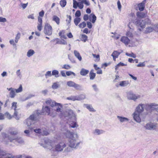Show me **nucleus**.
Instances as JSON below:
<instances>
[{"label":"nucleus","mask_w":158,"mask_h":158,"mask_svg":"<svg viewBox=\"0 0 158 158\" xmlns=\"http://www.w3.org/2000/svg\"><path fill=\"white\" fill-rule=\"evenodd\" d=\"M96 76L95 73H89L90 79L93 80L94 79Z\"/></svg>","instance_id":"obj_49"},{"label":"nucleus","mask_w":158,"mask_h":158,"mask_svg":"<svg viewBox=\"0 0 158 158\" xmlns=\"http://www.w3.org/2000/svg\"><path fill=\"white\" fill-rule=\"evenodd\" d=\"M78 7L81 9H82L84 7L83 3L82 0L81 2H78Z\"/></svg>","instance_id":"obj_37"},{"label":"nucleus","mask_w":158,"mask_h":158,"mask_svg":"<svg viewBox=\"0 0 158 158\" xmlns=\"http://www.w3.org/2000/svg\"><path fill=\"white\" fill-rule=\"evenodd\" d=\"M104 132V131L102 130H100L98 129H95L94 131V133L96 135H99Z\"/></svg>","instance_id":"obj_29"},{"label":"nucleus","mask_w":158,"mask_h":158,"mask_svg":"<svg viewBox=\"0 0 158 158\" xmlns=\"http://www.w3.org/2000/svg\"><path fill=\"white\" fill-rule=\"evenodd\" d=\"M117 118L121 123H123L124 122L128 121L129 120L128 118L124 117H122L121 116H117Z\"/></svg>","instance_id":"obj_20"},{"label":"nucleus","mask_w":158,"mask_h":158,"mask_svg":"<svg viewBox=\"0 0 158 158\" xmlns=\"http://www.w3.org/2000/svg\"><path fill=\"white\" fill-rule=\"evenodd\" d=\"M40 114L37 112L30 116L25 121L26 124L28 128L32 130L35 128V123L40 118Z\"/></svg>","instance_id":"obj_3"},{"label":"nucleus","mask_w":158,"mask_h":158,"mask_svg":"<svg viewBox=\"0 0 158 158\" xmlns=\"http://www.w3.org/2000/svg\"><path fill=\"white\" fill-rule=\"evenodd\" d=\"M59 86V85L57 82H55L53 83L52 86V88L54 89H57Z\"/></svg>","instance_id":"obj_44"},{"label":"nucleus","mask_w":158,"mask_h":158,"mask_svg":"<svg viewBox=\"0 0 158 158\" xmlns=\"http://www.w3.org/2000/svg\"><path fill=\"white\" fill-rule=\"evenodd\" d=\"M35 53V51L32 49L29 50L27 53V56L29 57L32 56Z\"/></svg>","instance_id":"obj_28"},{"label":"nucleus","mask_w":158,"mask_h":158,"mask_svg":"<svg viewBox=\"0 0 158 158\" xmlns=\"http://www.w3.org/2000/svg\"><path fill=\"white\" fill-rule=\"evenodd\" d=\"M145 61L143 62H140L137 65V66L138 67H144L145 65Z\"/></svg>","instance_id":"obj_59"},{"label":"nucleus","mask_w":158,"mask_h":158,"mask_svg":"<svg viewBox=\"0 0 158 158\" xmlns=\"http://www.w3.org/2000/svg\"><path fill=\"white\" fill-rule=\"evenodd\" d=\"M9 133L12 135L11 137H14L13 136V135H17L18 133V131L16 130H15L14 128H10L9 131Z\"/></svg>","instance_id":"obj_15"},{"label":"nucleus","mask_w":158,"mask_h":158,"mask_svg":"<svg viewBox=\"0 0 158 158\" xmlns=\"http://www.w3.org/2000/svg\"><path fill=\"white\" fill-rule=\"evenodd\" d=\"M89 73L88 70L83 68L81 69L80 74L81 75L84 76L86 75Z\"/></svg>","instance_id":"obj_22"},{"label":"nucleus","mask_w":158,"mask_h":158,"mask_svg":"<svg viewBox=\"0 0 158 158\" xmlns=\"http://www.w3.org/2000/svg\"><path fill=\"white\" fill-rule=\"evenodd\" d=\"M56 102L54 101L49 99L46 101V103L48 105H50L52 107H53Z\"/></svg>","instance_id":"obj_19"},{"label":"nucleus","mask_w":158,"mask_h":158,"mask_svg":"<svg viewBox=\"0 0 158 158\" xmlns=\"http://www.w3.org/2000/svg\"><path fill=\"white\" fill-rule=\"evenodd\" d=\"M127 97L128 99L132 100L134 101L140 98L139 95H136L131 91H130L127 93Z\"/></svg>","instance_id":"obj_7"},{"label":"nucleus","mask_w":158,"mask_h":158,"mask_svg":"<svg viewBox=\"0 0 158 158\" xmlns=\"http://www.w3.org/2000/svg\"><path fill=\"white\" fill-rule=\"evenodd\" d=\"M129 84L128 81H122L120 82L119 85L121 87H125L127 86Z\"/></svg>","instance_id":"obj_25"},{"label":"nucleus","mask_w":158,"mask_h":158,"mask_svg":"<svg viewBox=\"0 0 158 158\" xmlns=\"http://www.w3.org/2000/svg\"><path fill=\"white\" fill-rule=\"evenodd\" d=\"M137 18L132 20L133 23L136 26L140 27L142 28L145 27L146 24H150L151 20L147 18L144 20L141 19L146 16V14L140 11H138L136 13Z\"/></svg>","instance_id":"obj_2"},{"label":"nucleus","mask_w":158,"mask_h":158,"mask_svg":"<svg viewBox=\"0 0 158 158\" xmlns=\"http://www.w3.org/2000/svg\"><path fill=\"white\" fill-rule=\"evenodd\" d=\"M84 106L90 111L94 112L95 111V110L94 109L91 105L88 104H85Z\"/></svg>","instance_id":"obj_27"},{"label":"nucleus","mask_w":158,"mask_h":158,"mask_svg":"<svg viewBox=\"0 0 158 158\" xmlns=\"http://www.w3.org/2000/svg\"><path fill=\"white\" fill-rule=\"evenodd\" d=\"M94 90L95 92H97L98 91V89L96 84H94L92 85Z\"/></svg>","instance_id":"obj_54"},{"label":"nucleus","mask_w":158,"mask_h":158,"mask_svg":"<svg viewBox=\"0 0 158 158\" xmlns=\"http://www.w3.org/2000/svg\"><path fill=\"white\" fill-rule=\"evenodd\" d=\"M144 127L146 129L148 130H154L156 129V126L153 123H147L144 126Z\"/></svg>","instance_id":"obj_11"},{"label":"nucleus","mask_w":158,"mask_h":158,"mask_svg":"<svg viewBox=\"0 0 158 158\" xmlns=\"http://www.w3.org/2000/svg\"><path fill=\"white\" fill-rule=\"evenodd\" d=\"M76 89L81 90L82 89V86L80 85L75 83L74 87Z\"/></svg>","instance_id":"obj_34"},{"label":"nucleus","mask_w":158,"mask_h":158,"mask_svg":"<svg viewBox=\"0 0 158 158\" xmlns=\"http://www.w3.org/2000/svg\"><path fill=\"white\" fill-rule=\"evenodd\" d=\"M66 147V145L65 143L63 142H60L55 145V149L56 151L61 152Z\"/></svg>","instance_id":"obj_9"},{"label":"nucleus","mask_w":158,"mask_h":158,"mask_svg":"<svg viewBox=\"0 0 158 158\" xmlns=\"http://www.w3.org/2000/svg\"><path fill=\"white\" fill-rule=\"evenodd\" d=\"M10 97L12 98H14L16 94H15V90H11L10 92Z\"/></svg>","instance_id":"obj_35"},{"label":"nucleus","mask_w":158,"mask_h":158,"mask_svg":"<svg viewBox=\"0 0 158 158\" xmlns=\"http://www.w3.org/2000/svg\"><path fill=\"white\" fill-rule=\"evenodd\" d=\"M79 96L80 101L86 98V96L85 94H81L80 95H79Z\"/></svg>","instance_id":"obj_57"},{"label":"nucleus","mask_w":158,"mask_h":158,"mask_svg":"<svg viewBox=\"0 0 158 158\" xmlns=\"http://www.w3.org/2000/svg\"><path fill=\"white\" fill-rule=\"evenodd\" d=\"M66 75L68 76H70V75H71L72 74L74 76H76V74L75 73H74V72H73L70 71L66 72Z\"/></svg>","instance_id":"obj_50"},{"label":"nucleus","mask_w":158,"mask_h":158,"mask_svg":"<svg viewBox=\"0 0 158 158\" xmlns=\"http://www.w3.org/2000/svg\"><path fill=\"white\" fill-rule=\"evenodd\" d=\"M61 130L66 137L69 139V146L73 148H77L81 142L78 140L77 134L70 132L66 128L62 129Z\"/></svg>","instance_id":"obj_1"},{"label":"nucleus","mask_w":158,"mask_h":158,"mask_svg":"<svg viewBox=\"0 0 158 158\" xmlns=\"http://www.w3.org/2000/svg\"><path fill=\"white\" fill-rule=\"evenodd\" d=\"M41 135H47L48 134V132L46 130H44L43 129H42Z\"/></svg>","instance_id":"obj_55"},{"label":"nucleus","mask_w":158,"mask_h":158,"mask_svg":"<svg viewBox=\"0 0 158 158\" xmlns=\"http://www.w3.org/2000/svg\"><path fill=\"white\" fill-rule=\"evenodd\" d=\"M127 64H124L122 62H120L119 63H118V64H117L115 67V69L116 70H117V69L118 68V67L119 66H126Z\"/></svg>","instance_id":"obj_41"},{"label":"nucleus","mask_w":158,"mask_h":158,"mask_svg":"<svg viewBox=\"0 0 158 158\" xmlns=\"http://www.w3.org/2000/svg\"><path fill=\"white\" fill-rule=\"evenodd\" d=\"M59 73V72L58 70H54L52 72V75L55 76L56 77H59L58 74Z\"/></svg>","instance_id":"obj_30"},{"label":"nucleus","mask_w":158,"mask_h":158,"mask_svg":"<svg viewBox=\"0 0 158 158\" xmlns=\"http://www.w3.org/2000/svg\"><path fill=\"white\" fill-rule=\"evenodd\" d=\"M74 53L75 56L77 58L79 61H81L82 60V57L79 53L76 50H74Z\"/></svg>","instance_id":"obj_23"},{"label":"nucleus","mask_w":158,"mask_h":158,"mask_svg":"<svg viewBox=\"0 0 158 158\" xmlns=\"http://www.w3.org/2000/svg\"><path fill=\"white\" fill-rule=\"evenodd\" d=\"M87 36L85 34L82 35L81 38L82 40H83L84 42H85L87 39Z\"/></svg>","instance_id":"obj_48"},{"label":"nucleus","mask_w":158,"mask_h":158,"mask_svg":"<svg viewBox=\"0 0 158 158\" xmlns=\"http://www.w3.org/2000/svg\"><path fill=\"white\" fill-rule=\"evenodd\" d=\"M17 103L15 102H13L12 104V109H13L14 110L16 109Z\"/></svg>","instance_id":"obj_63"},{"label":"nucleus","mask_w":158,"mask_h":158,"mask_svg":"<svg viewBox=\"0 0 158 158\" xmlns=\"http://www.w3.org/2000/svg\"><path fill=\"white\" fill-rule=\"evenodd\" d=\"M54 107V112H56V111L59 113L61 112H62V106L60 103L56 102Z\"/></svg>","instance_id":"obj_13"},{"label":"nucleus","mask_w":158,"mask_h":158,"mask_svg":"<svg viewBox=\"0 0 158 158\" xmlns=\"http://www.w3.org/2000/svg\"><path fill=\"white\" fill-rule=\"evenodd\" d=\"M43 112L45 114L49 115L52 117H55L57 115V113L56 112H54L51 110L49 107L48 106H45L44 108H43Z\"/></svg>","instance_id":"obj_6"},{"label":"nucleus","mask_w":158,"mask_h":158,"mask_svg":"<svg viewBox=\"0 0 158 158\" xmlns=\"http://www.w3.org/2000/svg\"><path fill=\"white\" fill-rule=\"evenodd\" d=\"M69 124L70 127L73 128L78 126V125L77 124L76 122L74 121L69 122Z\"/></svg>","instance_id":"obj_24"},{"label":"nucleus","mask_w":158,"mask_h":158,"mask_svg":"<svg viewBox=\"0 0 158 158\" xmlns=\"http://www.w3.org/2000/svg\"><path fill=\"white\" fill-rule=\"evenodd\" d=\"M65 117H68L69 118H75V114L73 113V111L71 109H67L64 114Z\"/></svg>","instance_id":"obj_12"},{"label":"nucleus","mask_w":158,"mask_h":158,"mask_svg":"<svg viewBox=\"0 0 158 158\" xmlns=\"http://www.w3.org/2000/svg\"><path fill=\"white\" fill-rule=\"evenodd\" d=\"M15 111L13 115L12 116V117H14L15 118L16 120H18L19 119V117L17 116L18 112L16 111V109L14 110Z\"/></svg>","instance_id":"obj_47"},{"label":"nucleus","mask_w":158,"mask_h":158,"mask_svg":"<svg viewBox=\"0 0 158 158\" xmlns=\"http://www.w3.org/2000/svg\"><path fill=\"white\" fill-rule=\"evenodd\" d=\"M81 15V13L79 10H77L75 13V15L76 17H79Z\"/></svg>","instance_id":"obj_64"},{"label":"nucleus","mask_w":158,"mask_h":158,"mask_svg":"<svg viewBox=\"0 0 158 158\" xmlns=\"http://www.w3.org/2000/svg\"><path fill=\"white\" fill-rule=\"evenodd\" d=\"M78 2H77L75 0H73V7L75 9H76L77 7H78Z\"/></svg>","instance_id":"obj_46"},{"label":"nucleus","mask_w":158,"mask_h":158,"mask_svg":"<svg viewBox=\"0 0 158 158\" xmlns=\"http://www.w3.org/2000/svg\"><path fill=\"white\" fill-rule=\"evenodd\" d=\"M4 115L9 119H10L12 117V116H11L8 112H6L4 114Z\"/></svg>","instance_id":"obj_40"},{"label":"nucleus","mask_w":158,"mask_h":158,"mask_svg":"<svg viewBox=\"0 0 158 158\" xmlns=\"http://www.w3.org/2000/svg\"><path fill=\"white\" fill-rule=\"evenodd\" d=\"M145 1L146 0H144L142 2L138 5L139 10L140 11H142L143 10L144 8V4Z\"/></svg>","instance_id":"obj_18"},{"label":"nucleus","mask_w":158,"mask_h":158,"mask_svg":"<svg viewBox=\"0 0 158 158\" xmlns=\"http://www.w3.org/2000/svg\"><path fill=\"white\" fill-rule=\"evenodd\" d=\"M59 44H60L66 45L67 42L65 40L62 39L59 42Z\"/></svg>","instance_id":"obj_51"},{"label":"nucleus","mask_w":158,"mask_h":158,"mask_svg":"<svg viewBox=\"0 0 158 158\" xmlns=\"http://www.w3.org/2000/svg\"><path fill=\"white\" fill-rule=\"evenodd\" d=\"M7 154L6 152L2 150H1L0 149V157L2 156H6Z\"/></svg>","instance_id":"obj_42"},{"label":"nucleus","mask_w":158,"mask_h":158,"mask_svg":"<svg viewBox=\"0 0 158 158\" xmlns=\"http://www.w3.org/2000/svg\"><path fill=\"white\" fill-rule=\"evenodd\" d=\"M20 36V34L18 33L17 34L15 38V42L16 43H17Z\"/></svg>","instance_id":"obj_43"},{"label":"nucleus","mask_w":158,"mask_h":158,"mask_svg":"<svg viewBox=\"0 0 158 158\" xmlns=\"http://www.w3.org/2000/svg\"><path fill=\"white\" fill-rule=\"evenodd\" d=\"M121 52H118L117 51H114L111 54V56L113 57V59L114 61L116 60V58L118 57V56Z\"/></svg>","instance_id":"obj_17"},{"label":"nucleus","mask_w":158,"mask_h":158,"mask_svg":"<svg viewBox=\"0 0 158 158\" xmlns=\"http://www.w3.org/2000/svg\"><path fill=\"white\" fill-rule=\"evenodd\" d=\"M71 147L69 146V147H67L66 148H65L64 149V152H71L72 149Z\"/></svg>","instance_id":"obj_36"},{"label":"nucleus","mask_w":158,"mask_h":158,"mask_svg":"<svg viewBox=\"0 0 158 158\" xmlns=\"http://www.w3.org/2000/svg\"><path fill=\"white\" fill-rule=\"evenodd\" d=\"M143 106V104H139L137 106L136 111L133 114L134 119L137 123H139L141 122L139 116L144 110Z\"/></svg>","instance_id":"obj_4"},{"label":"nucleus","mask_w":158,"mask_h":158,"mask_svg":"<svg viewBox=\"0 0 158 158\" xmlns=\"http://www.w3.org/2000/svg\"><path fill=\"white\" fill-rule=\"evenodd\" d=\"M143 106L144 108H145L147 110H154L155 108L153 107H156L158 108V104L152 103L150 104H143Z\"/></svg>","instance_id":"obj_10"},{"label":"nucleus","mask_w":158,"mask_h":158,"mask_svg":"<svg viewBox=\"0 0 158 158\" xmlns=\"http://www.w3.org/2000/svg\"><path fill=\"white\" fill-rule=\"evenodd\" d=\"M126 55L127 56L130 57H132L133 58H135L136 57L135 55L132 52L130 54L128 53H126Z\"/></svg>","instance_id":"obj_52"},{"label":"nucleus","mask_w":158,"mask_h":158,"mask_svg":"<svg viewBox=\"0 0 158 158\" xmlns=\"http://www.w3.org/2000/svg\"><path fill=\"white\" fill-rule=\"evenodd\" d=\"M45 145L44 147L47 149L51 150L52 148V146L51 145V143L49 142V140H45Z\"/></svg>","instance_id":"obj_16"},{"label":"nucleus","mask_w":158,"mask_h":158,"mask_svg":"<svg viewBox=\"0 0 158 158\" xmlns=\"http://www.w3.org/2000/svg\"><path fill=\"white\" fill-rule=\"evenodd\" d=\"M120 41L125 45H127L130 42V40L127 37L123 36L121 37Z\"/></svg>","instance_id":"obj_14"},{"label":"nucleus","mask_w":158,"mask_h":158,"mask_svg":"<svg viewBox=\"0 0 158 158\" xmlns=\"http://www.w3.org/2000/svg\"><path fill=\"white\" fill-rule=\"evenodd\" d=\"M80 21L81 19L80 18H76L74 20V23L76 26H77Z\"/></svg>","instance_id":"obj_32"},{"label":"nucleus","mask_w":158,"mask_h":158,"mask_svg":"<svg viewBox=\"0 0 158 158\" xmlns=\"http://www.w3.org/2000/svg\"><path fill=\"white\" fill-rule=\"evenodd\" d=\"M38 30L40 31H41L42 29V24L40 23H38V26L37 27Z\"/></svg>","instance_id":"obj_61"},{"label":"nucleus","mask_w":158,"mask_h":158,"mask_svg":"<svg viewBox=\"0 0 158 158\" xmlns=\"http://www.w3.org/2000/svg\"><path fill=\"white\" fill-rule=\"evenodd\" d=\"M52 20L55 21L57 25H59L60 23V19L57 16L54 15L52 17Z\"/></svg>","instance_id":"obj_21"},{"label":"nucleus","mask_w":158,"mask_h":158,"mask_svg":"<svg viewBox=\"0 0 158 158\" xmlns=\"http://www.w3.org/2000/svg\"><path fill=\"white\" fill-rule=\"evenodd\" d=\"M75 83L72 81H68L67 85L69 87H74Z\"/></svg>","instance_id":"obj_31"},{"label":"nucleus","mask_w":158,"mask_h":158,"mask_svg":"<svg viewBox=\"0 0 158 158\" xmlns=\"http://www.w3.org/2000/svg\"><path fill=\"white\" fill-rule=\"evenodd\" d=\"M126 35L127 36L129 37H133V34L130 31H128L127 32Z\"/></svg>","instance_id":"obj_62"},{"label":"nucleus","mask_w":158,"mask_h":158,"mask_svg":"<svg viewBox=\"0 0 158 158\" xmlns=\"http://www.w3.org/2000/svg\"><path fill=\"white\" fill-rule=\"evenodd\" d=\"M67 19L66 20V21L67 22L68 24L70 23L72 17L70 15H67Z\"/></svg>","instance_id":"obj_58"},{"label":"nucleus","mask_w":158,"mask_h":158,"mask_svg":"<svg viewBox=\"0 0 158 158\" xmlns=\"http://www.w3.org/2000/svg\"><path fill=\"white\" fill-rule=\"evenodd\" d=\"M45 76L46 78H47L48 77H51L52 76V74H51V71H47L45 73Z\"/></svg>","instance_id":"obj_56"},{"label":"nucleus","mask_w":158,"mask_h":158,"mask_svg":"<svg viewBox=\"0 0 158 158\" xmlns=\"http://www.w3.org/2000/svg\"><path fill=\"white\" fill-rule=\"evenodd\" d=\"M44 32L45 34L48 35H50L52 34V28L51 25L48 23L45 24Z\"/></svg>","instance_id":"obj_8"},{"label":"nucleus","mask_w":158,"mask_h":158,"mask_svg":"<svg viewBox=\"0 0 158 158\" xmlns=\"http://www.w3.org/2000/svg\"><path fill=\"white\" fill-rule=\"evenodd\" d=\"M34 96V95L30 94L27 97H26L25 98H22L21 99V100L23 102L33 97Z\"/></svg>","instance_id":"obj_33"},{"label":"nucleus","mask_w":158,"mask_h":158,"mask_svg":"<svg viewBox=\"0 0 158 158\" xmlns=\"http://www.w3.org/2000/svg\"><path fill=\"white\" fill-rule=\"evenodd\" d=\"M91 15H92V22L93 23H94L96 20V17L95 16V15L94 14H91Z\"/></svg>","instance_id":"obj_60"},{"label":"nucleus","mask_w":158,"mask_h":158,"mask_svg":"<svg viewBox=\"0 0 158 158\" xmlns=\"http://www.w3.org/2000/svg\"><path fill=\"white\" fill-rule=\"evenodd\" d=\"M2 135L3 137L6 138L7 137L8 139L11 142H13L14 140L16 142H17L19 143L20 144L23 143L24 142V141L23 139L21 137H11L10 136H7V134L5 133H3L2 134Z\"/></svg>","instance_id":"obj_5"},{"label":"nucleus","mask_w":158,"mask_h":158,"mask_svg":"<svg viewBox=\"0 0 158 158\" xmlns=\"http://www.w3.org/2000/svg\"><path fill=\"white\" fill-rule=\"evenodd\" d=\"M60 4L62 7H64L66 4V0H61L60 2Z\"/></svg>","instance_id":"obj_38"},{"label":"nucleus","mask_w":158,"mask_h":158,"mask_svg":"<svg viewBox=\"0 0 158 158\" xmlns=\"http://www.w3.org/2000/svg\"><path fill=\"white\" fill-rule=\"evenodd\" d=\"M154 30V27H148L146 28L145 31L146 33H148L152 32Z\"/></svg>","instance_id":"obj_26"},{"label":"nucleus","mask_w":158,"mask_h":158,"mask_svg":"<svg viewBox=\"0 0 158 158\" xmlns=\"http://www.w3.org/2000/svg\"><path fill=\"white\" fill-rule=\"evenodd\" d=\"M86 26V23L85 22H83L78 25L79 27L80 28L85 27Z\"/></svg>","instance_id":"obj_45"},{"label":"nucleus","mask_w":158,"mask_h":158,"mask_svg":"<svg viewBox=\"0 0 158 158\" xmlns=\"http://www.w3.org/2000/svg\"><path fill=\"white\" fill-rule=\"evenodd\" d=\"M70 66L68 64H64L62 67V68L66 69H69L71 68Z\"/></svg>","instance_id":"obj_53"},{"label":"nucleus","mask_w":158,"mask_h":158,"mask_svg":"<svg viewBox=\"0 0 158 158\" xmlns=\"http://www.w3.org/2000/svg\"><path fill=\"white\" fill-rule=\"evenodd\" d=\"M15 92L17 93H19L23 91V87L22 85H20L19 88L17 89H15Z\"/></svg>","instance_id":"obj_39"}]
</instances>
